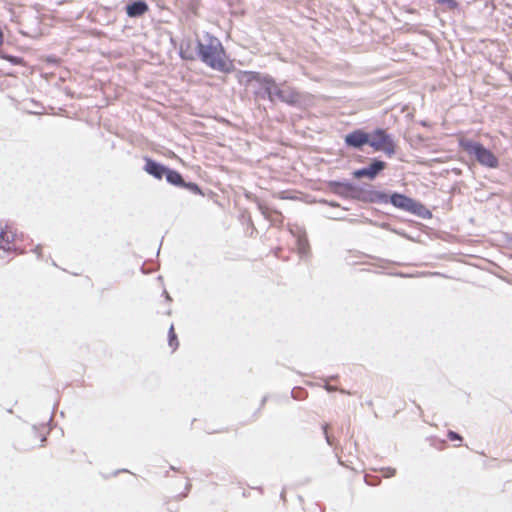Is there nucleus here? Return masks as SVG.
Listing matches in <instances>:
<instances>
[{
  "label": "nucleus",
  "mask_w": 512,
  "mask_h": 512,
  "mask_svg": "<svg viewBox=\"0 0 512 512\" xmlns=\"http://www.w3.org/2000/svg\"><path fill=\"white\" fill-rule=\"evenodd\" d=\"M198 53L200 59L214 70L229 73L234 68L232 62L227 59L224 48L216 38L210 39L207 44L199 42Z\"/></svg>",
  "instance_id": "nucleus-1"
},
{
  "label": "nucleus",
  "mask_w": 512,
  "mask_h": 512,
  "mask_svg": "<svg viewBox=\"0 0 512 512\" xmlns=\"http://www.w3.org/2000/svg\"><path fill=\"white\" fill-rule=\"evenodd\" d=\"M263 88L268 95L270 101H280L288 105L294 106L301 102V93L286 82L276 83L271 77H265L262 81Z\"/></svg>",
  "instance_id": "nucleus-2"
},
{
  "label": "nucleus",
  "mask_w": 512,
  "mask_h": 512,
  "mask_svg": "<svg viewBox=\"0 0 512 512\" xmlns=\"http://www.w3.org/2000/svg\"><path fill=\"white\" fill-rule=\"evenodd\" d=\"M459 146L468 154L474 155L478 163L482 166L490 169H495L499 166V160L496 155L480 142L460 138Z\"/></svg>",
  "instance_id": "nucleus-3"
},
{
  "label": "nucleus",
  "mask_w": 512,
  "mask_h": 512,
  "mask_svg": "<svg viewBox=\"0 0 512 512\" xmlns=\"http://www.w3.org/2000/svg\"><path fill=\"white\" fill-rule=\"evenodd\" d=\"M22 235L16 228L8 223L0 224V252H11L18 249V243L21 241Z\"/></svg>",
  "instance_id": "nucleus-4"
},
{
  "label": "nucleus",
  "mask_w": 512,
  "mask_h": 512,
  "mask_svg": "<svg viewBox=\"0 0 512 512\" xmlns=\"http://www.w3.org/2000/svg\"><path fill=\"white\" fill-rule=\"evenodd\" d=\"M370 134L368 144L375 151H383L387 155L395 153V143L391 136L384 129H376Z\"/></svg>",
  "instance_id": "nucleus-5"
},
{
  "label": "nucleus",
  "mask_w": 512,
  "mask_h": 512,
  "mask_svg": "<svg viewBox=\"0 0 512 512\" xmlns=\"http://www.w3.org/2000/svg\"><path fill=\"white\" fill-rule=\"evenodd\" d=\"M386 168V163L380 160H374L369 167L355 170L353 176L356 179L367 177L374 179L376 175Z\"/></svg>",
  "instance_id": "nucleus-6"
},
{
  "label": "nucleus",
  "mask_w": 512,
  "mask_h": 512,
  "mask_svg": "<svg viewBox=\"0 0 512 512\" xmlns=\"http://www.w3.org/2000/svg\"><path fill=\"white\" fill-rule=\"evenodd\" d=\"M369 138V133L361 129H357L345 136V143L349 147L361 148L365 144H368Z\"/></svg>",
  "instance_id": "nucleus-7"
},
{
  "label": "nucleus",
  "mask_w": 512,
  "mask_h": 512,
  "mask_svg": "<svg viewBox=\"0 0 512 512\" xmlns=\"http://www.w3.org/2000/svg\"><path fill=\"white\" fill-rule=\"evenodd\" d=\"M144 170L155 178L162 179V177L165 176L167 167L158 164L150 158H145Z\"/></svg>",
  "instance_id": "nucleus-8"
},
{
  "label": "nucleus",
  "mask_w": 512,
  "mask_h": 512,
  "mask_svg": "<svg viewBox=\"0 0 512 512\" xmlns=\"http://www.w3.org/2000/svg\"><path fill=\"white\" fill-rule=\"evenodd\" d=\"M149 10L144 1H136L126 7V13L129 17H140Z\"/></svg>",
  "instance_id": "nucleus-9"
},
{
  "label": "nucleus",
  "mask_w": 512,
  "mask_h": 512,
  "mask_svg": "<svg viewBox=\"0 0 512 512\" xmlns=\"http://www.w3.org/2000/svg\"><path fill=\"white\" fill-rule=\"evenodd\" d=\"M390 202L395 207L408 209L410 207V204H411L412 201H411L410 198L406 197L405 195L394 193L390 197Z\"/></svg>",
  "instance_id": "nucleus-10"
},
{
  "label": "nucleus",
  "mask_w": 512,
  "mask_h": 512,
  "mask_svg": "<svg viewBox=\"0 0 512 512\" xmlns=\"http://www.w3.org/2000/svg\"><path fill=\"white\" fill-rule=\"evenodd\" d=\"M165 177L167 181L172 185L182 186L184 184L182 175L178 171L167 168Z\"/></svg>",
  "instance_id": "nucleus-11"
},
{
  "label": "nucleus",
  "mask_w": 512,
  "mask_h": 512,
  "mask_svg": "<svg viewBox=\"0 0 512 512\" xmlns=\"http://www.w3.org/2000/svg\"><path fill=\"white\" fill-rule=\"evenodd\" d=\"M168 338H169V346L172 348V350H175L179 345V341H178L173 324L169 328Z\"/></svg>",
  "instance_id": "nucleus-12"
},
{
  "label": "nucleus",
  "mask_w": 512,
  "mask_h": 512,
  "mask_svg": "<svg viewBox=\"0 0 512 512\" xmlns=\"http://www.w3.org/2000/svg\"><path fill=\"white\" fill-rule=\"evenodd\" d=\"M298 251L301 254H306L309 248L308 241L305 237H299L297 240Z\"/></svg>",
  "instance_id": "nucleus-13"
},
{
  "label": "nucleus",
  "mask_w": 512,
  "mask_h": 512,
  "mask_svg": "<svg viewBox=\"0 0 512 512\" xmlns=\"http://www.w3.org/2000/svg\"><path fill=\"white\" fill-rule=\"evenodd\" d=\"M437 3L445 6L448 10H455L458 8V2L456 0H437Z\"/></svg>",
  "instance_id": "nucleus-14"
},
{
  "label": "nucleus",
  "mask_w": 512,
  "mask_h": 512,
  "mask_svg": "<svg viewBox=\"0 0 512 512\" xmlns=\"http://www.w3.org/2000/svg\"><path fill=\"white\" fill-rule=\"evenodd\" d=\"M181 187L187 188L188 190H190L194 194L203 195V192H202L201 188L196 183H186V182H184V184Z\"/></svg>",
  "instance_id": "nucleus-15"
},
{
  "label": "nucleus",
  "mask_w": 512,
  "mask_h": 512,
  "mask_svg": "<svg viewBox=\"0 0 512 512\" xmlns=\"http://www.w3.org/2000/svg\"><path fill=\"white\" fill-rule=\"evenodd\" d=\"M447 437L452 442H454V441L459 442L458 444L454 445L455 447H460L462 445L461 443H462L463 438L458 433H456L454 431H449L447 434Z\"/></svg>",
  "instance_id": "nucleus-16"
},
{
  "label": "nucleus",
  "mask_w": 512,
  "mask_h": 512,
  "mask_svg": "<svg viewBox=\"0 0 512 512\" xmlns=\"http://www.w3.org/2000/svg\"><path fill=\"white\" fill-rule=\"evenodd\" d=\"M395 472H396V471H395V469H393V468H388V469H387V473L385 474V476H386V477L393 476V475H395Z\"/></svg>",
  "instance_id": "nucleus-17"
},
{
  "label": "nucleus",
  "mask_w": 512,
  "mask_h": 512,
  "mask_svg": "<svg viewBox=\"0 0 512 512\" xmlns=\"http://www.w3.org/2000/svg\"><path fill=\"white\" fill-rule=\"evenodd\" d=\"M327 429H328V424H325V425L323 426V430H324V433H325V435H326L327 442H328L329 444H331L330 438H329V436H328V434H327Z\"/></svg>",
  "instance_id": "nucleus-18"
},
{
  "label": "nucleus",
  "mask_w": 512,
  "mask_h": 512,
  "mask_svg": "<svg viewBox=\"0 0 512 512\" xmlns=\"http://www.w3.org/2000/svg\"><path fill=\"white\" fill-rule=\"evenodd\" d=\"M261 211H262V214L265 216V217H268V209L267 208H263V207H260Z\"/></svg>",
  "instance_id": "nucleus-19"
},
{
  "label": "nucleus",
  "mask_w": 512,
  "mask_h": 512,
  "mask_svg": "<svg viewBox=\"0 0 512 512\" xmlns=\"http://www.w3.org/2000/svg\"><path fill=\"white\" fill-rule=\"evenodd\" d=\"M326 389H327L328 391H334V390H335V388H334V387H332V386H326Z\"/></svg>",
  "instance_id": "nucleus-20"
}]
</instances>
